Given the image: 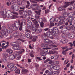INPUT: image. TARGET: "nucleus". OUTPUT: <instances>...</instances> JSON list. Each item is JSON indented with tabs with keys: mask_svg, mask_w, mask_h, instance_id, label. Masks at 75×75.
Masks as SVG:
<instances>
[{
	"mask_svg": "<svg viewBox=\"0 0 75 75\" xmlns=\"http://www.w3.org/2000/svg\"><path fill=\"white\" fill-rule=\"evenodd\" d=\"M9 59L10 60H13L15 59V56L13 54L10 55L8 57Z\"/></svg>",
	"mask_w": 75,
	"mask_h": 75,
	"instance_id": "9b49d317",
	"label": "nucleus"
},
{
	"mask_svg": "<svg viewBox=\"0 0 75 75\" xmlns=\"http://www.w3.org/2000/svg\"><path fill=\"white\" fill-rule=\"evenodd\" d=\"M1 28L2 30L3 31H4V30H6V28L4 26H3Z\"/></svg>",
	"mask_w": 75,
	"mask_h": 75,
	"instance_id": "de8ad7c7",
	"label": "nucleus"
},
{
	"mask_svg": "<svg viewBox=\"0 0 75 75\" xmlns=\"http://www.w3.org/2000/svg\"><path fill=\"white\" fill-rule=\"evenodd\" d=\"M36 10H38V11H40V10H41V7L39 6L36 7Z\"/></svg>",
	"mask_w": 75,
	"mask_h": 75,
	"instance_id": "f704fd0d",
	"label": "nucleus"
},
{
	"mask_svg": "<svg viewBox=\"0 0 75 75\" xmlns=\"http://www.w3.org/2000/svg\"><path fill=\"white\" fill-rule=\"evenodd\" d=\"M12 64H8L7 66L8 67V68H11V67H13V66L12 65Z\"/></svg>",
	"mask_w": 75,
	"mask_h": 75,
	"instance_id": "8fccbe9b",
	"label": "nucleus"
},
{
	"mask_svg": "<svg viewBox=\"0 0 75 75\" xmlns=\"http://www.w3.org/2000/svg\"><path fill=\"white\" fill-rule=\"evenodd\" d=\"M27 5V6L28 7L29 6H30V2H29V1H26Z\"/></svg>",
	"mask_w": 75,
	"mask_h": 75,
	"instance_id": "37998d69",
	"label": "nucleus"
},
{
	"mask_svg": "<svg viewBox=\"0 0 75 75\" xmlns=\"http://www.w3.org/2000/svg\"><path fill=\"white\" fill-rule=\"evenodd\" d=\"M48 54H53V52L52 51H50L48 53Z\"/></svg>",
	"mask_w": 75,
	"mask_h": 75,
	"instance_id": "774afa93",
	"label": "nucleus"
},
{
	"mask_svg": "<svg viewBox=\"0 0 75 75\" xmlns=\"http://www.w3.org/2000/svg\"><path fill=\"white\" fill-rule=\"evenodd\" d=\"M30 8H33V9H34V8H35V5L34 4L33 5H32L31 6H30Z\"/></svg>",
	"mask_w": 75,
	"mask_h": 75,
	"instance_id": "49530a36",
	"label": "nucleus"
},
{
	"mask_svg": "<svg viewBox=\"0 0 75 75\" xmlns=\"http://www.w3.org/2000/svg\"><path fill=\"white\" fill-rule=\"evenodd\" d=\"M50 61V59H46V60H45V61H44V63H47V62H48V61Z\"/></svg>",
	"mask_w": 75,
	"mask_h": 75,
	"instance_id": "680f3d73",
	"label": "nucleus"
},
{
	"mask_svg": "<svg viewBox=\"0 0 75 75\" xmlns=\"http://www.w3.org/2000/svg\"><path fill=\"white\" fill-rule=\"evenodd\" d=\"M32 21L33 22V23H34L35 24V23H37L38 22V21H37V20L36 19H35L33 20H32Z\"/></svg>",
	"mask_w": 75,
	"mask_h": 75,
	"instance_id": "58836bf2",
	"label": "nucleus"
},
{
	"mask_svg": "<svg viewBox=\"0 0 75 75\" xmlns=\"http://www.w3.org/2000/svg\"><path fill=\"white\" fill-rule=\"evenodd\" d=\"M60 20L59 21L58 23L59 24V25H62V24L64 23V21H67V19H65V18H64V17H63V16H60Z\"/></svg>",
	"mask_w": 75,
	"mask_h": 75,
	"instance_id": "20e7f679",
	"label": "nucleus"
},
{
	"mask_svg": "<svg viewBox=\"0 0 75 75\" xmlns=\"http://www.w3.org/2000/svg\"><path fill=\"white\" fill-rule=\"evenodd\" d=\"M66 28V26L64 25H63L59 27V29H60L62 28Z\"/></svg>",
	"mask_w": 75,
	"mask_h": 75,
	"instance_id": "c85d7f7f",
	"label": "nucleus"
},
{
	"mask_svg": "<svg viewBox=\"0 0 75 75\" xmlns=\"http://www.w3.org/2000/svg\"><path fill=\"white\" fill-rule=\"evenodd\" d=\"M50 12V10H49L46 9L45 10V14H48V13H49Z\"/></svg>",
	"mask_w": 75,
	"mask_h": 75,
	"instance_id": "603ef678",
	"label": "nucleus"
},
{
	"mask_svg": "<svg viewBox=\"0 0 75 75\" xmlns=\"http://www.w3.org/2000/svg\"><path fill=\"white\" fill-rule=\"evenodd\" d=\"M68 38H69L73 39V38L75 37V35L74 37V36H73V33H70L68 35Z\"/></svg>",
	"mask_w": 75,
	"mask_h": 75,
	"instance_id": "1a4fd4ad",
	"label": "nucleus"
},
{
	"mask_svg": "<svg viewBox=\"0 0 75 75\" xmlns=\"http://www.w3.org/2000/svg\"><path fill=\"white\" fill-rule=\"evenodd\" d=\"M13 6L14 7V10H15V11H18L19 10L20 8L19 7V6H18L14 5Z\"/></svg>",
	"mask_w": 75,
	"mask_h": 75,
	"instance_id": "f8f14e48",
	"label": "nucleus"
},
{
	"mask_svg": "<svg viewBox=\"0 0 75 75\" xmlns=\"http://www.w3.org/2000/svg\"><path fill=\"white\" fill-rule=\"evenodd\" d=\"M17 69V67L16 66H14L11 67V71H15Z\"/></svg>",
	"mask_w": 75,
	"mask_h": 75,
	"instance_id": "f3484780",
	"label": "nucleus"
},
{
	"mask_svg": "<svg viewBox=\"0 0 75 75\" xmlns=\"http://www.w3.org/2000/svg\"><path fill=\"white\" fill-rule=\"evenodd\" d=\"M7 52L9 54H11L13 53V50L11 49H8L7 50Z\"/></svg>",
	"mask_w": 75,
	"mask_h": 75,
	"instance_id": "5701e85b",
	"label": "nucleus"
},
{
	"mask_svg": "<svg viewBox=\"0 0 75 75\" xmlns=\"http://www.w3.org/2000/svg\"><path fill=\"white\" fill-rule=\"evenodd\" d=\"M9 28L11 29L12 30L14 31H17L18 29V28L17 26V25H9Z\"/></svg>",
	"mask_w": 75,
	"mask_h": 75,
	"instance_id": "39448f33",
	"label": "nucleus"
},
{
	"mask_svg": "<svg viewBox=\"0 0 75 75\" xmlns=\"http://www.w3.org/2000/svg\"><path fill=\"white\" fill-rule=\"evenodd\" d=\"M69 44H70V46L71 47L73 46V44H72L71 42L69 43Z\"/></svg>",
	"mask_w": 75,
	"mask_h": 75,
	"instance_id": "0e129e2a",
	"label": "nucleus"
},
{
	"mask_svg": "<svg viewBox=\"0 0 75 75\" xmlns=\"http://www.w3.org/2000/svg\"><path fill=\"white\" fill-rule=\"evenodd\" d=\"M15 72L16 73V74H20V70L18 69H17V70Z\"/></svg>",
	"mask_w": 75,
	"mask_h": 75,
	"instance_id": "72a5a7b5",
	"label": "nucleus"
},
{
	"mask_svg": "<svg viewBox=\"0 0 75 75\" xmlns=\"http://www.w3.org/2000/svg\"><path fill=\"white\" fill-rule=\"evenodd\" d=\"M47 50H50V49H52V50H58V48L55 47H47Z\"/></svg>",
	"mask_w": 75,
	"mask_h": 75,
	"instance_id": "6ab92c4d",
	"label": "nucleus"
},
{
	"mask_svg": "<svg viewBox=\"0 0 75 75\" xmlns=\"http://www.w3.org/2000/svg\"><path fill=\"white\" fill-rule=\"evenodd\" d=\"M25 35L27 38H29V37H30V34H29L28 33H25Z\"/></svg>",
	"mask_w": 75,
	"mask_h": 75,
	"instance_id": "c9c22d12",
	"label": "nucleus"
},
{
	"mask_svg": "<svg viewBox=\"0 0 75 75\" xmlns=\"http://www.w3.org/2000/svg\"><path fill=\"white\" fill-rule=\"evenodd\" d=\"M11 45L13 46V49L14 50H20V47L18 46L21 44V43L20 42H11L10 43Z\"/></svg>",
	"mask_w": 75,
	"mask_h": 75,
	"instance_id": "f257e3e1",
	"label": "nucleus"
},
{
	"mask_svg": "<svg viewBox=\"0 0 75 75\" xmlns=\"http://www.w3.org/2000/svg\"><path fill=\"white\" fill-rule=\"evenodd\" d=\"M42 40H44V41L45 43H48L50 42V40L47 38V37L44 35L42 36Z\"/></svg>",
	"mask_w": 75,
	"mask_h": 75,
	"instance_id": "423d86ee",
	"label": "nucleus"
},
{
	"mask_svg": "<svg viewBox=\"0 0 75 75\" xmlns=\"http://www.w3.org/2000/svg\"><path fill=\"white\" fill-rule=\"evenodd\" d=\"M53 73L52 72V71H49L48 73V74L47 75H52V74Z\"/></svg>",
	"mask_w": 75,
	"mask_h": 75,
	"instance_id": "09e8293b",
	"label": "nucleus"
},
{
	"mask_svg": "<svg viewBox=\"0 0 75 75\" xmlns=\"http://www.w3.org/2000/svg\"><path fill=\"white\" fill-rule=\"evenodd\" d=\"M35 27H35L36 28H38L39 27H39V24H38V22L37 23H35Z\"/></svg>",
	"mask_w": 75,
	"mask_h": 75,
	"instance_id": "cd10ccee",
	"label": "nucleus"
},
{
	"mask_svg": "<svg viewBox=\"0 0 75 75\" xmlns=\"http://www.w3.org/2000/svg\"><path fill=\"white\" fill-rule=\"evenodd\" d=\"M59 11H62L63 12L65 11V9L63 8V7L61 6L59 8Z\"/></svg>",
	"mask_w": 75,
	"mask_h": 75,
	"instance_id": "dca6fc26",
	"label": "nucleus"
},
{
	"mask_svg": "<svg viewBox=\"0 0 75 75\" xmlns=\"http://www.w3.org/2000/svg\"><path fill=\"white\" fill-rule=\"evenodd\" d=\"M49 38H51V39H53L54 38V37H53V35H52V34L50 33V35L48 36Z\"/></svg>",
	"mask_w": 75,
	"mask_h": 75,
	"instance_id": "ea45409f",
	"label": "nucleus"
},
{
	"mask_svg": "<svg viewBox=\"0 0 75 75\" xmlns=\"http://www.w3.org/2000/svg\"><path fill=\"white\" fill-rule=\"evenodd\" d=\"M41 10H40L38 11H35V12L38 15H40L41 14Z\"/></svg>",
	"mask_w": 75,
	"mask_h": 75,
	"instance_id": "7c9ffc66",
	"label": "nucleus"
},
{
	"mask_svg": "<svg viewBox=\"0 0 75 75\" xmlns=\"http://www.w3.org/2000/svg\"><path fill=\"white\" fill-rule=\"evenodd\" d=\"M53 74H54V75H58V74H59V72H54L53 73Z\"/></svg>",
	"mask_w": 75,
	"mask_h": 75,
	"instance_id": "338daca9",
	"label": "nucleus"
},
{
	"mask_svg": "<svg viewBox=\"0 0 75 75\" xmlns=\"http://www.w3.org/2000/svg\"><path fill=\"white\" fill-rule=\"evenodd\" d=\"M37 38H38V37L37 36H34V38L32 40V41H33V42H35V41H36L37 39Z\"/></svg>",
	"mask_w": 75,
	"mask_h": 75,
	"instance_id": "a878e982",
	"label": "nucleus"
},
{
	"mask_svg": "<svg viewBox=\"0 0 75 75\" xmlns=\"http://www.w3.org/2000/svg\"><path fill=\"white\" fill-rule=\"evenodd\" d=\"M65 28L68 30H69L71 29H72L73 28V26L71 25H68L67 26H66Z\"/></svg>",
	"mask_w": 75,
	"mask_h": 75,
	"instance_id": "ddd939ff",
	"label": "nucleus"
},
{
	"mask_svg": "<svg viewBox=\"0 0 75 75\" xmlns=\"http://www.w3.org/2000/svg\"><path fill=\"white\" fill-rule=\"evenodd\" d=\"M74 18L75 17H69L67 18V20L69 23H72V21L74 19Z\"/></svg>",
	"mask_w": 75,
	"mask_h": 75,
	"instance_id": "6e6552de",
	"label": "nucleus"
},
{
	"mask_svg": "<svg viewBox=\"0 0 75 75\" xmlns=\"http://www.w3.org/2000/svg\"><path fill=\"white\" fill-rule=\"evenodd\" d=\"M60 42L61 43H62L63 44H66V43H67L68 42V40L63 39L61 40Z\"/></svg>",
	"mask_w": 75,
	"mask_h": 75,
	"instance_id": "9d476101",
	"label": "nucleus"
},
{
	"mask_svg": "<svg viewBox=\"0 0 75 75\" xmlns=\"http://www.w3.org/2000/svg\"><path fill=\"white\" fill-rule=\"evenodd\" d=\"M70 5L69 2H66L65 3V5L63 6L64 8H67L68 6H69Z\"/></svg>",
	"mask_w": 75,
	"mask_h": 75,
	"instance_id": "4468645a",
	"label": "nucleus"
},
{
	"mask_svg": "<svg viewBox=\"0 0 75 75\" xmlns=\"http://www.w3.org/2000/svg\"><path fill=\"white\" fill-rule=\"evenodd\" d=\"M60 19L61 18H60V17L59 18H55V20L56 22H58V21H59Z\"/></svg>",
	"mask_w": 75,
	"mask_h": 75,
	"instance_id": "4c0bfd02",
	"label": "nucleus"
},
{
	"mask_svg": "<svg viewBox=\"0 0 75 75\" xmlns=\"http://www.w3.org/2000/svg\"><path fill=\"white\" fill-rule=\"evenodd\" d=\"M68 50H69V49L67 48L65 50L63 51L62 52L63 54L64 55H66V54H67V51H68Z\"/></svg>",
	"mask_w": 75,
	"mask_h": 75,
	"instance_id": "393cba45",
	"label": "nucleus"
},
{
	"mask_svg": "<svg viewBox=\"0 0 75 75\" xmlns=\"http://www.w3.org/2000/svg\"><path fill=\"white\" fill-rule=\"evenodd\" d=\"M55 21V19L54 18H52L50 19V23H52Z\"/></svg>",
	"mask_w": 75,
	"mask_h": 75,
	"instance_id": "c756f323",
	"label": "nucleus"
},
{
	"mask_svg": "<svg viewBox=\"0 0 75 75\" xmlns=\"http://www.w3.org/2000/svg\"><path fill=\"white\" fill-rule=\"evenodd\" d=\"M40 25L41 27L42 28H43V27H44V23L42 22L40 24Z\"/></svg>",
	"mask_w": 75,
	"mask_h": 75,
	"instance_id": "864d4df0",
	"label": "nucleus"
},
{
	"mask_svg": "<svg viewBox=\"0 0 75 75\" xmlns=\"http://www.w3.org/2000/svg\"><path fill=\"white\" fill-rule=\"evenodd\" d=\"M70 9H74V7L73 5H71L70 6Z\"/></svg>",
	"mask_w": 75,
	"mask_h": 75,
	"instance_id": "052dcab7",
	"label": "nucleus"
},
{
	"mask_svg": "<svg viewBox=\"0 0 75 75\" xmlns=\"http://www.w3.org/2000/svg\"><path fill=\"white\" fill-rule=\"evenodd\" d=\"M28 72V70L26 69L23 70L22 71V74H24Z\"/></svg>",
	"mask_w": 75,
	"mask_h": 75,
	"instance_id": "412c9836",
	"label": "nucleus"
},
{
	"mask_svg": "<svg viewBox=\"0 0 75 75\" xmlns=\"http://www.w3.org/2000/svg\"><path fill=\"white\" fill-rule=\"evenodd\" d=\"M32 33H41L42 30L41 28L39 27L38 28H36L35 27H32Z\"/></svg>",
	"mask_w": 75,
	"mask_h": 75,
	"instance_id": "7ed1b4c3",
	"label": "nucleus"
},
{
	"mask_svg": "<svg viewBox=\"0 0 75 75\" xmlns=\"http://www.w3.org/2000/svg\"><path fill=\"white\" fill-rule=\"evenodd\" d=\"M38 22L39 23H43L42 22L43 20L41 18H40L38 19Z\"/></svg>",
	"mask_w": 75,
	"mask_h": 75,
	"instance_id": "bb28decb",
	"label": "nucleus"
},
{
	"mask_svg": "<svg viewBox=\"0 0 75 75\" xmlns=\"http://www.w3.org/2000/svg\"><path fill=\"white\" fill-rule=\"evenodd\" d=\"M2 62H7V59L6 58H4L2 61Z\"/></svg>",
	"mask_w": 75,
	"mask_h": 75,
	"instance_id": "e2e57ef3",
	"label": "nucleus"
},
{
	"mask_svg": "<svg viewBox=\"0 0 75 75\" xmlns=\"http://www.w3.org/2000/svg\"><path fill=\"white\" fill-rule=\"evenodd\" d=\"M69 2L70 3V5H71V4H73L75 3V1L74 0L71 2Z\"/></svg>",
	"mask_w": 75,
	"mask_h": 75,
	"instance_id": "bf43d9fd",
	"label": "nucleus"
},
{
	"mask_svg": "<svg viewBox=\"0 0 75 75\" xmlns=\"http://www.w3.org/2000/svg\"><path fill=\"white\" fill-rule=\"evenodd\" d=\"M35 18H36L37 19H38V18H40V15L38 14H36L35 16Z\"/></svg>",
	"mask_w": 75,
	"mask_h": 75,
	"instance_id": "a18cd8bd",
	"label": "nucleus"
},
{
	"mask_svg": "<svg viewBox=\"0 0 75 75\" xmlns=\"http://www.w3.org/2000/svg\"><path fill=\"white\" fill-rule=\"evenodd\" d=\"M41 46L42 47H43V48L46 47V44L44 43H42L41 44Z\"/></svg>",
	"mask_w": 75,
	"mask_h": 75,
	"instance_id": "a19ab883",
	"label": "nucleus"
},
{
	"mask_svg": "<svg viewBox=\"0 0 75 75\" xmlns=\"http://www.w3.org/2000/svg\"><path fill=\"white\" fill-rule=\"evenodd\" d=\"M54 59H55V60H58V57H59L58 55L57 54H54Z\"/></svg>",
	"mask_w": 75,
	"mask_h": 75,
	"instance_id": "2f4dec72",
	"label": "nucleus"
},
{
	"mask_svg": "<svg viewBox=\"0 0 75 75\" xmlns=\"http://www.w3.org/2000/svg\"><path fill=\"white\" fill-rule=\"evenodd\" d=\"M55 25V24H54L53 23H51L50 25V28H52L53 29H54V30H56V29H57V28H54V27L53 26H54Z\"/></svg>",
	"mask_w": 75,
	"mask_h": 75,
	"instance_id": "2eb2a0df",
	"label": "nucleus"
},
{
	"mask_svg": "<svg viewBox=\"0 0 75 75\" xmlns=\"http://www.w3.org/2000/svg\"><path fill=\"white\" fill-rule=\"evenodd\" d=\"M24 14L25 15V18H26L27 17V16H28V15H27V12H24Z\"/></svg>",
	"mask_w": 75,
	"mask_h": 75,
	"instance_id": "13d9d810",
	"label": "nucleus"
},
{
	"mask_svg": "<svg viewBox=\"0 0 75 75\" xmlns=\"http://www.w3.org/2000/svg\"><path fill=\"white\" fill-rule=\"evenodd\" d=\"M7 13L8 15L7 16L8 18H11L13 15H12V12L11 11H7Z\"/></svg>",
	"mask_w": 75,
	"mask_h": 75,
	"instance_id": "0eeeda50",
	"label": "nucleus"
},
{
	"mask_svg": "<svg viewBox=\"0 0 75 75\" xmlns=\"http://www.w3.org/2000/svg\"><path fill=\"white\" fill-rule=\"evenodd\" d=\"M51 33H50V32H47L46 33H44L43 35H45V36H47V37H48L50 36V35Z\"/></svg>",
	"mask_w": 75,
	"mask_h": 75,
	"instance_id": "a211bd4d",
	"label": "nucleus"
},
{
	"mask_svg": "<svg viewBox=\"0 0 75 75\" xmlns=\"http://www.w3.org/2000/svg\"><path fill=\"white\" fill-rule=\"evenodd\" d=\"M6 10L4 9L2 11V14H7V12L6 11Z\"/></svg>",
	"mask_w": 75,
	"mask_h": 75,
	"instance_id": "e433bc0d",
	"label": "nucleus"
},
{
	"mask_svg": "<svg viewBox=\"0 0 75 75\" xmlns=\"http://www.w3.org/2000/svg\"><path fill=\"white\" fill-rule=\"evenodd\" d=\"M10 28V27H9V28L7 30V32L9 34H11V33H12V32H13V31H12V29L10 28Z\"/></svg>",
	"mask_w": 75,
	"mask_h": 75,
	"instance_id": "b1692460",
	"label": "nucleus"
},
{
	"mask_svg": "<svg viewBox=\"0 0 75 75\" xmlns=\"http://www.w3.org/2000/svg\"><path fill=\"white\" fill-rule=\"evenodd\" d=\"M46 55V54L45 53L44 51L41 52H40V55L41 56H44Z\"/></svg>",
	"mask_w": 75,
	"mask_h": 75,
	"instance_id": "473e14b6",
	"label": "nucleus"
},
{
	"mask_svg": "<svg viewBox=\"0 0 75 75\" xmlns=\"http://www.w3.org/2000/svg\"><path fill=\"white\" fill-rule=\"evenodd\" d=\"M32 13V12H31V11L30 10H29L28 11V14L29 16H30V15H31Z\"/></svg>",
	"mask_w": 75,
	"mask_h": 75,
	"instance_id": "3c124183",
	"label": "nucleus"
},
{
	"mask_svg": "<svg viewBox=\"0 0 75 75\" xmlns=\"http://www.w3.org/2000/svg\"><path fill=\"white\" fill-rule=\"evenodd\" d=\"M54 68H56V69L58 70L59 68H60V67L59 66H55L54 67Z\"/></svg>",
	"mask_w": 75,
	"mask_h": 75,
	"instance_id": "79ce46f5",
	"label": "nucleus"
},
{
	"mask_svg": "<svg viewBox=\"0 0 75 75\" xmlns=\"http://www.w3.org/2000/svg\"><path fill=\"white\" fill-rule=\"evenodd\" d=\"M14 24L16 25L18 27H19V30L20 31H22L23 28V22H20V21L19 19H18L17 21H16L14 22Z\"/></svg>",
	"mask_w": 75,
	"mask_h": 75,
	"instance_id": "f03ea898",
	"label": "nucleus"
},
{
	"mask_svg": "<svg viewBox=\"0 0 75 75\" xmlns=\"http://www.w3.org/2000/svg\"><path fill=\"white\" fill-rule=\"evenodd\" d=\"M64 24L66 25H68V22L65 21H64Z\"/></svg>",
	"mask_w": 75,
	"mask_h": 75,
	"instance_id": "69168bd1",
	"label": "nucleus"
},
{
	"mask_svg": "<svg viewBox=\"0 0 75 75\" xmlns=\"http://www.w3.org/2000/svg\"><path fill=\"white\" fill-rule=\"evenodd\" d=\"M53 29H53L52 28V29H49L48 32H49V33H51V32H52V31H53Z\"/></svg>",
	"mask_w": 75,
	"mask_h": 75,
	"instance_id": "6e6d98bb",
	"label": "nucleus"
},
{
	"mask_svg": "<svg viewBox=\"0 0 75 75\" xmlns=\"http://www.w3.org/2000/svg\"><path fill=\"white\" fill-rule=\"evenodd\" d=\"M74 13H69L67 15L69 17H74Z\"/></svg>",
	"mask_w": 75,
	"mask_h": 75,
	"instance_id": "aec40b11",
	"label": "nucleus"
},
{
	"mask_svg": "<svg viewBox=\"0 0 75 75\" xmlns=\"http://www.w3.org/2000/svg\"><path fill=\"white\" fill-rule=\"evenodd\" d=\"M4 33L2 32L1 33V34L0 36V37L1 38H3V37H4Z\"/></svg>",
	"mask_w": 75,
	"mask_h": 75,
	"instance_id": "5fc2aeb1",
	"label": "nucleus"
},
{
	"mask_svg": "<svg viewBox=\"0 0 75 75\" xmlns=\"http://www.w3.org/2000/svg\"><path fill=\"white\" fill-rule=\"evenodd\" d=\"M43 51L46 54H47V53L48 52V50L47 49H45Z\"/></svg>",
	"mask_w": 75,
	"mask_h": 75,
	"instance_id": "4d7b16f0",
	"label": "nucleus"
},
{
	"mask_svg": "<svg viewBox=\"0 0 75 75\" xmlns=\"http://www.w3.org/2000/svg\"><path fill=\"white\" fill-rule=\"evenodd\" d=\"M16 59L19 60V59H20V58H21V56L20 54L16 55Z\"/></svg>",
	"mask_w": 75,
	"mask_h": 75,
	"instance_id": "4be33fe9",
	"label": "nucleus"
},
{
	"mask_svg": "<svg viewBox=\"0 0 75 75\" xmlns=\"http://www.w3.org/2000/svg\"><path fill=\"white\" fill-rule=\"evenodd\" d=\"M29 54L30 55V57H31V58H33V57H34V54L33 53H30Z\"/></svg>",
	"mask_w": 75,
	"mask_h": 75,
	"instance_id": "c03bdc74",
	"label": "nucleus"
}]
</instances>
